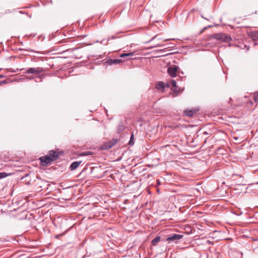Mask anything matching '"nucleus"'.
<instances>
[{
    "instance_id": "f257e3e1",
    "label": "nucleus",
    "mask_w": 258,
    "mask_h": 258,
    "mask_svg": "<svg viewBox=\"0 0 258 258\" xmlns=\"http://www.w3.org/2000/svg\"><path fill=\"white\" fill-rule=\"evenodd\" d=\"M212 37L215 39L221 40L223 42H229L231 40V38L229 35L223 33L213 34Z\"/></svg>"
},
{
    "instance_id": "f03ea898",
    "label": "nucleus",
    "mask_w": 258,
    "mask_h": 258,
    "mask_svg": "<svg viewBox=\"0 0 258 258\" xmlns=\"http://www.w3.org/2000/svg\"><path fill=\"white\" fill-rule=\"evenodd\" d=\"M23 70H25L24 73L26 74H34L38 75L44 72V70L42 68L40 67L30 68L28 69H23Z\"/></svg>"
},
{
    "instance_id": "7ed1b4c3",
    "label": "nucleus",
    "mask_w": 258,
    "mask_h": 258,
    "mask_svg": "<svg viewBox=\"0 0 258 258\" xmlns=\"http://www.w3.org/2000/svg\"><path fill=\"white\" fill-rule=\"evenodd\" d=\"M118 142L117 139H113L112 140L105 143L102 146V149L108 150L116 145Z\"/></svg>"
},
{
    "instance_id": "20e7f679",
    "label": "nucleus",
    "mask_w": 258,
    "mask_h": 258,
    "mask_svg": "<svg viewBox=\"0 0 258 258\" xmlns=\"http://www.w3.org/2000/svg\"><path fill=\"white\" fill-rule=\"evenodd\" d=\"M179 69V67L176 65L170 66L167 69V73L171 77L176 76L177 72Z\"/></svg>"
},
{
    "instance_id": "39448f33",
    "label": "nucleus",
    "mask_w": 258,
    "mask_h": 258,
    "mask_svg": "<svg viewBox=\"0 0 258 258\" xmlns=\"http://www.w3.org/2000/svg\"><path fill=\"white\" fill-rule=\"evenodd\" d=\"M39 160L43 166H45L47 164H50L53 161V159H51L48 154L46 156L40 157L39 158Z\"/></svg>"
},
{
    "instance_id": "423d86ee",
    "label": "nucleus",
    "mask_w": 258,
    "mask_h": 258,
    "mask_svg": "<svg viewBox=\"0 0 258 258\" xmlns=\"http://www.w3.org/2000/svg\"><path fill=\"white\" fill-rule=\"evenodd\" d=\"M183 237L182 235L178 234H174L169 237H168L166 239L167 241H177L180 240Z\"/></svg>"
},
{
    "instance_id": "0eeeda50",
    "label": "nucleus",
    "mask_w": 258,
    "mask_h": 258,
    "mask_svg": "<svg viewBox=\"0 0 258 258\" xmlns=\"http://www.w3.org/2000/svg\"><path fill=\"white\" fill-rule=\"evenodd\" d=\"M48 155L50 156L51 159H53V161H54L58 159L60 155L58 152L51 150L49 152Z\"/></svg>"
},
{
    "instance_id": "6e6552de",
    "label": "nucleus",
    "mask_w": 258,
    "mask_h": 258,
    "mask_svg": "<svg viewBox=\"0 0 258 258\" xmlns=\"http://www.w3.org/2000/svg\"><path fill=\"white\" fill-rule=\"evenodd\" d=\"M82 163L81 161H75L73 162L70 165V169L71 170H74L77 168V167L81 164Z\"/></svg>"
},
{
    "instance_id": "1a4fd4ad",
    "label": "nucleus",
    "mask_w": 258,
    "mask_h": 258,
    "mask_svg": "<svg viewBox=\"0 0 258 258\" xmlns=\"http://www.w3.org/2000/svg\"><path fill=\"white\" fill-rule=\"evenodd\" d=\"M196 112L197 111L195 109H186V110L184 111V114L188 117L192 116L193 114Z\"/></svg>"
},
{
    "instance_id": "9d476101",
    "label": "nucleus",
    "mask_w": 258,
    "mask_h": 258,
    "mask_svg": "<svg viewBox=\"0 0 258 258\" xmlns=\"http://www.w3.org/2000/svg\"><path fill=\"white\" fill-rule=\"evenodd\" d=\"M122 60L120 59H110L107 62L109 64L111 65L113 64H118L120 62H122Z\"/></svg>"
},
{
    "instance_id": "9b49d317",
    "label": "nucleus",
    "mask_w": 258,
    "mask_h": 258,
    "mask_svg": "<svg viewBox=\"0 0 258 258\" xmlns=\"http://www.w3.org/2000/svg\"><path fill=\"white\" fill-rule=\"evenodd\" d=\"M156 88L158 89H161V91L164 92L165 90L164 83L162 82H160Z\"/></svg>"
},
{
    "instance_id": "f8f14e48",
    "label": "nucleus",
    "mask_w": 258,
    "mask_h": 258,
    "mask_svg": "<svg viewBox=\"0 0 258 258\" xmlns=\"http://www.w3.org/2000/svg\"><path fill=\"white\" fill-rule=\"evenodd\" d=\"M172 86L173 88L177 86L176 85V82L174 80H171L169 83L166 84V86L169 87Z\"/></svg>"
},
{
    "instance_id": "ddd939ff",
    "label": "nucleus",
    "mask_w": 258,
    "mask_h": 258,
    "mask_svg": "<svg viewBox=\"0 0 258 258\" xmlns=\"http://www.w3.org/2000/svg\"><path fill=\"white\" fill-rule=\"evenodd\" d=\"M160 237L159 236H156L152 240V244L153 245H155L157 244V243L160 241Z\"/></svg>"
},
{
    "instance_id": "4468645a",
    "label": "nucleus",
    "mask_w": 258,
    "mask_h": 258,
    "mask_svg": "<svg viewBox=\"0 0 258 258\" xmlns=\"http://www.w3.org/2000/svg\"><path fill=\"white\" fill-rule=\"evenodd\" d=\"M172 90L173 93L175 94V96H177L180 92V90L178 88V86L172 88Z\"/></svg>"
},
{
    "instance_id": "2eb2a0df",
    "label": "nucleus",
    "mask_w": 258,
    "mask_h": 258,
    "mask_svg": "<svg viewBox=\"0 0 258 258\" xmlns=\"http://www.w3.org/2000/svg\"><path fill=\"white\" fill-rule=\"evenodd\" d=\"M134 55V52H130V53H122L120 55V56L121 57H124L126 56H133Z\"/></svg>"
},
{
    "instance_id": "dca6fc26",
    "label": "nucleus",
    "mask_w": 258,
    "mask_h": 258,
    "mask_svg": "<svg viewBox=\"0 0 258 258\" xmlns=\"http://www.w3.org/2000/svg\"><path fill=\"white\" fill-rule=\"evenodd\" d=\"M11 175H12V173L8 174V173H7L6 172H1V179L5 178L7 176Z\"/></svg>"
},
{
    "instance_id": "f3484780",
    "label": "nucleus",
    "mask_w": 258,
    "mask_h": 258,
    "mask_svg": "<svg viewBox=\"0 0 258 258\" xmlns=\"http://www.w3.org/2000/svg\"><path fill=\"white\" fill-rule=\"evenodd\" d=\"M124 129V125H123L122 123H121V124L119 125V127H118V130L119 132H120V131H123Z\"/></svg>"
},
{
    "instance_id": "a211bd4d",
    "label": "nucleus",
    "mask_w": 258,
    "mask_h": 258,
    "mask_svg": "<svg viewBox=\"0 0 258 258\" xmlns=\"http://www.w3.org/2000/svg\"><path fill=\"white\" fill-rule=\"evenodd\" d=\"M3 208L2 209H1V213L4 214V213H6V212L5 211H4V210H5V209H6L5 208L7 207V206L3 204Z\"/></svg>"
},
{
    "instance_id": "6ab92c4d",
    "label": "nucleus",
    "mask_w": 258,
    "mask_h": 258,
    "mask_svg": "<svg viewBox=\"0 0 258 258\" xmlns=\"http://www.w3.org/2000/svg\"><path fill=\"white\" fill-rule=\"evenodd\" d=\"M134 139V135L133 134L132 135L131 137V139H130V140L129 141V143L128 144L130 145H132L133 144V140Z\"/></svg>"
},
{
    "instance_id": "aec40b11",
    "label": "nucleus",
    "mask_w": 258,
    "mask_h": 258,
    "mask_svg": "<svg viewBox=\"0 0 258 258\" xmlns=\"http://www.w3.org/2000/svg\"><path fill=\"white\" fill-rule=\"evenodd\" d=\"M91 154L90 152H85L81 154V156H87Z\"/></svg>"
},
{
    "instance_id": "412c9836",
    "label": "nucleus",
    "mask_w": 258,
    "mask_h": 258,
    "mask_svg": "<svg viewBox=\"0 0 258 258\" xmlns=\"http://www.w3.org/2000/svg\"><path fill=\"white\" fill-rule=\"evenodd\" d=\"M117 37L113 35V36H109L108 37V40H107V42L108 41H109L110 40H111V39H116L117 38Z\"/></svg>"
},
{
    "instance_id": "4be33fe9",
    "label": "nucleus",
    "mask_w": 258,
    "mask_h": 258,
    "mask_svg": "<svg viewBox=\"0 0 258 258\" xmlns=\"http://www.w3.org/2000/svg\"><path fill=\"white\" fill-rule=\"evenodd\" d=\"M254 98L255 101L258 100V93H256L254 94Z\"/></svg>"
},
{
    "instance_id": "5701e85b",
    "label": "nucleus",
    "mask_w": 258,
    "mask_h": 258,
    "mask_svg": "<svg viewBox=\"0 0 258 258\" xmlns=\"http://www.w3.org/2000/svg\"><path fill=\"white\" fill-rule=\"evenodd\" d=\"M163 46V44H156V45L155 46H153L152 47H151L152 48H153V47H160V46Z\"/></svg>"
},
{
    "instance_id": "b1692460",
    "label": "nucleus",
    "mask_w": 258,
    "mask_h": 258,
    "mask_svg": "<svg viewBox=\"0 0 258 258\" xmlns=\"http://www.w3.org/2000/svg\"><path fill=\"white\" fill-rule=\"evenodd\" d=\"M158 37V35H155V36H154L153 37H152L149 41V42H151L152 41H153L154 39H155V38H156L157 37Z\"/></svg>"
},
{
    "instance_id": "393cba45",
    "label": "nucleus",
    "mask_w": 258,
    "mask_h": 258,
    "mask_svg": "<svg viewBox=\"0 0 258 258\" xmlns=\"http://www.w3.org/2000/svg\"><path fill=\"white\" fill-rule=\"evenodd\" d=\"M63 234H64V233H62V234H58V235H56V236H55V238H59V237H60V236H61L63 235Z\"/></svg>"
},
{
    "instance_id": "a878e982",
    "label": "nucleus",
    "mask_w": 258,
    "mask_h": 258,
    "mask_svg": "<svg viewBox=\"0 0 258 258\" xmlns=\"http://www.w3.org/2000/svg\"><path fill=\"white\" fill-rule=\"evenodd\" d=\"M253 37H258V32H256L253 35Z\"/></svg>"
},
{
    "instance_id": "bb28decb",
    "label": "nucleus",
    "mask_w": 258,
    "mask_h": 258,
    "mask_svg": "<svg viewBox=\"0 0 258 258\" xmlns=\"http://www.w3.org/2000/svg\"><path fill=\"white\" fill-rule=\"evenodd\" d=\"M156 182L158 184V185H160V181L159 179H157Z\"/></svg>"
},
{
    "instance_id": "cd10ccee",
    "label": "nucleus",
    "mask_w": 258,
    "mask_h": 258,
    "mask_svg": "<svg viewBox=\"0 0 258 258\" xmlns=\"http://www.w3.org/2000/svg\"><path fill=\"white\" fill-rule=\"evenodd\" d=\"M7 83V82H6V80H5V81H1V84H6V83Z\"/></svg>"
},
{
    "instance_id": "c85d7f7f",
    "label": "nucleus",
    "mask_w": 258,
    "mask_h": 258,
    "mask_svg": "<svg viewBox=\"0 0 258 258\" xmlns=\"http://www.w3.org/2000/svg\"><path fill=\"white\" fill-rule=\"evenodd\" d=\"M101 43H102V44H104V45H106V44L107 43V42H105H105H104V40H103L101 42Z\"/></svg>"
},
{
    "instance_id": "c756f323",
    "label": "nucleus",
    "mask_w": 258,
    "mask_h": 258,
    "mask_svg": "<svg viewBox=\"0 0 258 258\" xmlns=\"http://www.w3.org/2000/svg\"><path fill=\"white\" fill-rule=\"evenodd\" d=\"M44 77H45V75H41L40 76L41 78H44Z\"/></svg>"
},
{
    "instance_id": "7c9ffc66",
    "label": "nucleus",
    "mask_w": 258,
    "mask_h": 258,
    "mask_svg": "<svg viewBox=\"0 0 258 258\" xmlns=\"http://www.w3.org/2000/svg\"><path fill=\"white\" fill-rule=\"evenodd\" d=\"M33 78H34V77H29V79L31 80V79H33Z\"/></svg>"
},
{
    "instance_id": "2f4dec72",
    "label": "nucleus",
    "mask_w": 258,
    "mask_h": 258,
    "mask_svg": "<svg viewBox=\"0 0 258 258\" xmlns=\"http://www.w3.org/2000/svg\"><path fill=\"white\" fill-rule=\"evenodd\" d=\"M10 212H12V210H10L9 211Z\"/></svg>"
}]
</instances>
